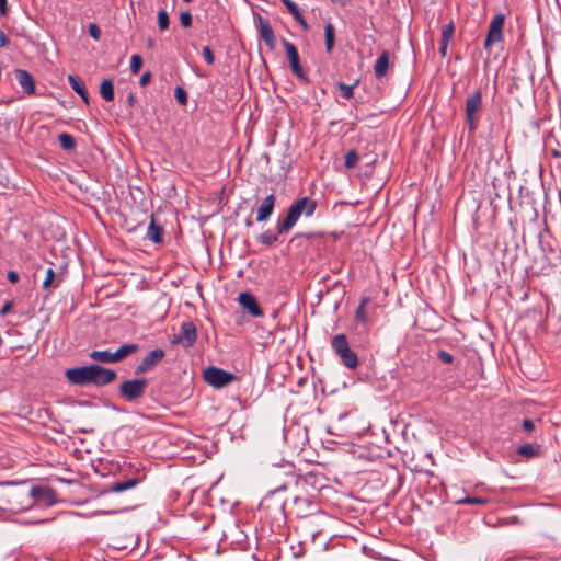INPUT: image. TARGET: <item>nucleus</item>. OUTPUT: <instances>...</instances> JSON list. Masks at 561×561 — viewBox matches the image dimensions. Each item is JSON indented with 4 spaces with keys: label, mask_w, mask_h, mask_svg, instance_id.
Wrapping results in <instances>:
<instances>
[{
    "label": "nucleus",
    "mask_w": 561,
    "mask_h": 561,
    "mask_svg": "<svg viewBox=\"0 0 561 561\" xmlns=\"http://www.w3.org/2000/svg\"><path fill=\"white\" fill-rule=\"evenodd\" d=\"M324 37H325V50L331 53L335 42V28L332 23L324 25Z\"/></svg>",
    "instance_id": "obj_23"
},
{
    "label": "nucleus",
    "mask_w": 561,
    "mask_h": 561,
    "mask_svg": "<svg viewBox=\"0 0 561 561\" xmlns=\"http://www.w3.org/2000/svg\"><path fill=\"white\" fill-rule=\"evenodd\" d=\"M184 2H191L192 0H183Z\"/></svg>",
    "instance_id": "obj_59"
},
{
    "label": "nucleus",
    "mask_w": 561,
    "mask_h": 561,
    "mask_svg": "<svg viewBox=\"0 0 561 561\" xmlns=\"http://www.w3.org/2000/svg\"><path fill=\"white\" fill-rule=\"evenodd\" d=\"M490 502L489 497L484 496H466L461 500H458V504H469V505H485Z\"/></svg>",
    "instance_id": "obj_30"
},
{
    "label": "nucleus",
    "mask_w": 561,
    "mask_h": 561,
    "mask_svg": "<svg viewBox=\"0 0 561 561\" xmlns=\"http://www.w3.org/2000/svg\"><path fill=\"white\" fill-rule=\"evenodd\" d=\"M283 2V4L287 8V10L293 13L294 11H296L298 9V5L291 1V0H280Z\"/></svg>",
    "instance_id": "obj_41"
},
{
    "label": "nucleus",
    "mask_w": 561,
    "mask_h": 561,
    "mask_svg": "<svg viewBox=\"0 0 561 561\" xmlns=\"http://www.w3.org/2000/svg\"><path fill=\"white\" fill-rule=\"evenodd\" d=\"M14 78L20 84L23 92L27 95H32L35 93V80L33 76L24 69H15L13 71Z\"/></svg>",
    "instance_id": "obj_10"
},
{
    "label": "nucleus",
    "mask_w": 561,
    "mask_h": 561,
    "mask_svg": "<svg viewBox=\"0 0 561 561\" xmlns=\"http://www.w3.org/2000/svg\"><path fill=\"white\" fill-rule=\"evenodd\" d=\"M100 94L105 101L114 100V84L110 79H105L102 81L100 87Z\"/></svg>",
    "instance_id": "obj_24"
},
{
    "label": "nucleus",
    "mask_w": 561,
    "mask_h": 561,
    "mask_svg": "<svg viewBox=\"0 0 561 561\" xmlns=\"http://www.w3.org/2000/svg\"><path fill=\"white\" fill-rule=\"evenodd\" d=\"M245 225H247L248 227H250V226H252V221H251L250 219H247Z\"/></svg>",
    "instance_id": "obj_58"
},
{
    "label": "nucleus",
    "mask_w": 561,
    "mask_h": 561,
    "mask_svg": "<svg viewBox=\"0 0 561 561\" xmlns=\"http://www.w3.org/2000/svg\"><path fill=\"white\" fill-rule=\"evenodd\" d=\"M9 44V38L3 31H0V47H5Z\"/></svg>",
    "instance_id": "obj_46"
},
{
    "label": "nucleus",
    "mask_w": 561,
    "mask_h": 561,
    "mask_svg": "<svg viewBox=\"0 0 561 561\" xmlns=\"http://www.w3.org/2000/svg\"><path fill=\"white\" fill-rule=\"evenodd\" d=\"M358 81L356 80L353 84H346L344 82H337L336 88L340 90L341 95L344 99H351L354 94V88L357 85Z\"/></svg>",
    "instance_id": "obj_29"
},
{
    "label": "nucleus",
    "mask_w": 561,
    "mask_h": 561,
    "mask_svg": "<svg viewBox=\"0 0 561 561\" xmlns=\"http://www.w3.org/2000/svg\"><path fill=\"white\" fill-rule=\"evenodd\" d=\"M42 492H43V490L41 486H33L30 490V495H31V497L36 499L37 496H39V494H42Z\"/></svg>",
    "instance_id": "obj_45"
},
{
    "label": "nucleus",
    "mask_w": 561,
    "mask_h": 561,
    "mask_svg": "<svg viewBox=\"0 0 561 561\" xmlns=\"http://www.w3.org/2000/svg\"><path fill=\"white\" fill-rule=\"evenodd\" d=\"M286 489H287L286 483H283L279 486H276L272 492L274 493V492H278V491H284Z\"/></svg>",
    "instance_id": "obj_52"
},
{
    "label": "nucleus",
    "mask_w": 561,
    "mask_h": 561,
    "mask_svg": "<svg viewBox=\"0 0 561 561\" xmlns=\"http://www.w3.org/2000/svg\"><path fill=\"white\" fill-rule=\"evenodd\" d=\"M139 483L138 479H128L123 482H115L110 486L111 492L119 493L136 486Z\"/></svg>",
    "instance_id": "obj_25"
},
{
    "label": "nucleus",
    "mask_w": 561,
    "mask_h": 561,
    "mask_svg": "<svg viewBox=\"0 0 561 561\" xmlns=\"http://www.w3.org/2000/svg\"><path fill=\"white\" fill-rule=\"evenodd\" d=\"M174 95H175L176 101L181 105H185L187 103V93H186V91L183 88L176 87Z\"/></svg>",
    "instance_id": "obj_35"
},
{
    "label": "nucleus",
    "mask_w": 561,
    "mask_h": 561,
    "mask_svg": "<svg viewBox=\"0 0 561 561\" xmlns=\"http://www.w3.org/2000/svg\"><path fill=\"white\" fill-rule=\"evenodd\" d=\"M89 357L94 360V362H98V363H104V364H107V363H117L116 360V357L114 355L113 352H111L110 350H105V351H92L90 354H89Z\"/></svg>",
    "instance_id": "obj_18"
},
{
    "label": "nucleus",
    "mask_w": 561,
    "mask_h": 561,
    "mask_svg": "<svg viewBox=\"0 0 561 561\" xmlns=\"http://www.w3.org/2000/svg\"><path fill=\"white\" fill-rule=\"evenodd\" d=\"M127 100H128L129 105H134V103H135V101H136L135 95H134L133 93H130V94L128 95V99H127Z\"/></svg>",
    "instance_id": "obj_54"
},
{
    "label": "nucleus",
    "mask_w": 561,
    "mask_h": 561,
    "mask_svg": "<svg viewBox=\"0 0 561 561\" xmlns=\"http://www.w3.org/2000/svg\"><path fill=\"white\" fill-rule=\"evenodd\" d=\"M238 301L243 307V309L248 310L249 313L253 317L259 318L263 316V310L252 294L248 291L241 293L238 297Z\"/></svg>",
    "instance_id": "obj_11"
},
{
    "label": "nucleus",
    "mask_w": 561,
    "mask_h": 561,
    "mask_svg": "<svg viewBox=\"0 0 561 561\" xmlns=\"http://www.w3.org/2000/svg\"><path fill=\"white\" fill-rule=\"evenodd\" d=\"M116 377H117V374L115 370L98 365L96 373H95L94 386L104 387L106 385L112 383L116 379Z\"/></svg>",
    "instance_id": "obj_13"
},
{
    "label": "nucleus",
    "mask_w": 561,
    "mask_h": 561,
    "mask_svg": "<svg viewBox=\"0 0 561 561\" xmlns=\"http://www.w3.org/2000/svg\"><path fill=\"white\" fill-rule=\"evenodd\" d=\"M304 234L302 233H297L293 239H291V242H294L296 239L302 237Z\"/></svg>",
    "instance_id": "obj_56"
},
{
    "label": "nucleus",
    "mask_w": 561,
    "mask_h": 561,
    "mask_svg": "<svg viewBox=\"0 0 561 561\" xmlns=\"http://www.w3.org/2000/svg\"><path fill=\"white\" fill-rule=\"evenodd\" d=\"M234 378L233 374L213 366L204 371L205 381L216 388H222L229 385Z\"/></svg>",
    "instance_id": "obj_6"
},
{
    "label": "nucleus",
    "mask_w": 561,
    "mask_h": 561,
    "mask_svg": "<svg viewBox=\"0 0 561 561\" xmlns=\"http://www.w3.org/2000/svg\"><path fill=\"white\" fill-rule=\"evenodd\" d=\"M341 362L343 365L350 369H354L357 367L358 358L355 352H353L351 348L346 350L342 354L339 355Z\"/></svg>",
    "instance_id": "obj_21"
},
{
    "label": "nucleus",
    "mask_w": 561,
    "mask_h": 561,
    "mask_svg": "<svg viewBox=\"0 0 561 561\" xmlns=\"http://www.w3.org/2000/svg\"><path fill=\"white\" fill-rule=\"evenodd\" d=\"M151 80V73L149 71L142 73V76L140 77V80H139V84L141 87H145L149 83V81Z\"/></svg>",
    "instance_id": "obj_43"
},
{
    "label": "nucleus",
    "mask_w": 561,
    "mask_h": 561,
    "mask_svg": "<svg viewBox=\"0 0 561 561\" xmlns=\"http://www.w3.org/2000/svg\"><path fill=\"white\" fill-rule=\"evenodd\" d=\"M370 299L368 297H364L355 311V320L359 323L366 324L368 322V314L366 312V307L369 304Z\"/></svg>",
    "instance_id": "obj_22"
},
{
    "label": "nucleus",
    "mask_w": 561,
    "mask_h": 561,
    "mask_svg": "<svg viewBox=\"0 0 561 561\" xmlns=\"http://www.w3.org/2000/svg\"><path fill=\"white\" fill-rule=\"evenodd\" d=\"M389 65H390V53L388 50L383 49L374 65L375 77L377 79L383 78L388 72Z\"/></svg>",
    "instance_id": "obj_15"
},
{
    "label": "nucleus",
    "mask_w": 561,
    "mask_h": 561,
    "mask_svg": "<svg viewBox=\"0 0 561 561\" xmlns=\"http://www.w3.org/2000/svg\"><path fill=\"white\" fill-rule=\"evenodd\" d=\"M12 308V302L11 301H7L3 306H2V309H1V314L4 316L7 314Z\"/></svg>",
    "instance_id": "obj_50"
},
{
    "label": "nucleus",
    "mask_w": 561,
    "mask_h": 561,
    "mask_svg": "<svg viewBox=\"0 0 561 561\" xmlns=\"http://www.w3.org/2000/svg\"><path fill=\"white\" fill-rule=\"evenodd\" d=\"M98 365L73 367L66 370L65 375L69 382L77 386L94 385Z\"/></svg>",
    "instance_id": "obj_4"
},
{
    "label": "nucleus",
    "mask_w": 561,
    "mask_h": 561,
    "mask_svg": "<svg viewBox=\"0 0 561 561\" xmlns=\"http://www.w3.org/2000/svg\"><path fill=\"white\" fill-rule=\"evenodd\" d=\"M55 276H56V274H55L54 270L53 268H48L47 272H46V277H45L44 282H43V288L44 289H48V288L53 287V282L55 279Z\"/></svg>",
    "instance_id": "obj_36"
},
{
    "label": "nucleus",
    "mask_w": 561,
    "mask_h": 561,
    "mask_svg": "<svg viewBox=\"0 0 561 561\" xmlns=\"http://www.w3.org/2000/svg\"><path fill=\"white\" fill-rule=\"evenodd\" d=\"M317 208V202L306 196L294 202L287 211L286 217L282 222L277 224V232L278 234L287 233L298 221L301 215H306L310 217L313 215Z\"/></svg>",
    "instance_id": "obj_1"
},
{
    "label": "nucleus",
    "mask_w": 561,
    "mask_h": 561,
    "mask_svg": "<svg viewBox=\"0 0 561 561\" xmlns=\"http://www.w3.org/2000/svg\"><path fill=\"white\" fill-rule=\"evenodd\" d=\"M148 46H149V47H152V46H153V39H151V38H149V39H148Z\"/></svg>",
    "instance_id": "obj_57"
},
{
    "label": "nucleus",
    "mask_w": 561,
    "mask_h": 561,
    "mask_svg": "<svg viewBox=\"0 0 561 561\" xmlns=\"http://www.w3.org/2000/svg\"><path fill=\"white\" fill-rule=\"evenodd\" d=\"M448 45H449L448 42L439 41V49L438 50H439V54L442 57L447 56Z\"/></svg>",
    "instance_id": "obj_42"
},
{
    "label": "nucleus",
    "mask_w": 561,
    "mask_h": 561,
    "mask_svg": "<svg viewBox=\"0 0 561 561\" xmlns=\"http://www.w3.org/2000/svg\"><path fill=\"white\" fill-rule=\"evenodd\" d=\"M278 232L273 233L271 230H266L257 237V240L265 245H273L278 241Z\"/></svg>",
    "instance_id": "obj_28"
},
{
    "label": "nucleus",
    "mask_w": 561,
    "mask_h": 561,
    "mask_svg": "<svg viewBox=\"0 0 561 561\" xmlns=\"http://www.w3.org/2000/svg\"><path fill=\"white\" fill-rule=\"evenodd\" d=\"M58 140H59L60 147L64 150H67V151L75 150V148H76V140H75L73 136H71L70 134L61 133L58 136Z\"/></svg>",
    "instance_id": "obj_27"
},
{
    "label": "nucleus",
    "mask_w": 561,
    "mask_h": 561,
    "mask_svg": "<svg viewBox=\"0 0 561 561\" xmlns=\"http://www.w3.org/2000/svg\"><path fill=\"white\" fill-rule=\"evenodd\" d=\"M8 279L11 283H16L19 280V274L15 271H9L8 272Z\"/></svg>",
    "instance_id": "obj_47"
},
{
    "label": "nucleus",
    "mask_w": 561,
    "mask_h": 561,
    "mask_svg": "<svg viewBox=\"0 0 561 561\" xmlns=\"http://www.w3.org/2000/svg\"><path fill=\"white\" fill-rule=\"evenodd\" d=\"M482 108V93L480 90L468 95L465 104L466 124L470 133H474L479 125V116Z\"/></svg>",
    "instance_id": "obj_3"
},
{
    "label": "nucleus",
    "mask_w": 561,
    "mask_h": 561,
    "mask_svg": "<svg viewBox=\"0 0 561 561\" xmlns=\"http://www.w3.org/2000/svg\"><path fill=\"white\" fill-rule=\"evenodd\" d=\"M256 28L259 32L260 38L265 43V45L271 49H275L276 47V36L274 31L267 19L262 15H257L255 19Z\"/></svg>",
    "instance_id": "obj_8"
},
{
    "label": "nucleus",
    "mask_w": 561,
    "mask_h": 561,
    "mask_svg": "<svg viewBox=\"0 0 561 561\" xmlns=\"http://www.w3.org/2000/svg\"><path fill=\"white\" fill-rule=\"evenodd\" d=\"M283 46H284V48L286 50L287 58H288L291 71L298 78L307 79L306 72H305L304 68L301 67V65H300L299 54H298V50H297L296 46L293 43H290V42H288L286 39H283Z\"/></svg>",
    "instance_id": "obj_9"
},
{
    "label": "nucleus",
    "mask_w": 561,
    "mask_h": 561,
    "mask_svg": "<svg viewBox=\"0 0 561 561\" xmlns=\"http://www.w3.org/2000/svg\"><path fill=\"white\" fill-rule=\"evenodd\" d=\"M8 10L9 9H8L7 0H0V14L7 15Z\"/></svg>",
    "instance_id": "obj_48"
},
{
    "label": "nucleus",
    "mask_w": 561,
    "mask_h": 561,
    "mask_svg": "<svg viewBox=\"0 0 561 561\" xmlns=\"http://www.w3.org/2000/svg\"><path fill=\"white\" fill-rule=\"evenodd\" d=\"M146 237L154 243H161L163 240V228L156 224L153 215H151Z\"/></svg>",
    "instance_id": "obj_16"
},
{
    "label": "nucleus",
    "mask_w": 561,
    "mask_h": 561,
    "mask_svg": "<svg viewBox=\"0 0 561 561\" xmlns=\"http://www.w3.org/2000/svg\"><path fill=\"white\" fill-rule=\"evenodd\" d=\"M504 24L505 15L503 13L493 16L483 43L484 49H490L492 45L501 43L504 39Z\"/></svg>",
    "instance_id": "obj_5"
},
{
    "label": "nucleus",
    "mask_w": 561,
    "mask_h": 561,
    "mask_svg": "<svg viewBox=\"0 0 561 561\" xmlns=\"http://www.w3.org/2000/svg\"><path fill=\"white\" fill-rule=\"evenodd\" d=\"M331 346L336 355L342 354L350 348L347 339L344 334H336L331 340Z\"/></svg>",
    "instance_id": "obj_20"
},
{
    "label": "nucleus",
    "mask_w": 561,
    "mask_h": 561,
    "mask_svg": "<svg viewBox=\"0 0 561 561\" xmlns=\"http://www.w3.org/2000/svg\"><path fill=\"white\" fill-rule=\"evenodd\" d=\"M180 333L184 340V346L191 347L197 340L196 325L192 321L183 322L180 328Z\"/></svg>",
    "instance_id": "obj_14"
},
{
    "label": "nucleus",
    "mask_w": 561,
    "mask_h": 561,
    "mask_svg": "<svg viewBox=\"0 0 561 561\" xmlns=\"http://www.w3.org/2000/svg\"><path fill=\"white\" fill-rule=\"evenodd\" d=\"M437 358L445 364H453L454 362V356L444 350L437 352Z\"/></svg>",
    "instance_id": "obj_37"
},
{
    "label": "nucleus",
    "mask_w": 561,
    "mask_h": 561,
    "mask_svg": "<svg viewBox=\"0 0 561 561\" xmlns=\"http://www.w3.org/2000/svg\"><path fill=\"white\" fill-rule=\"evenodd\" d=\"M68 81L70 87L75 92H77L81 99L88 104L89 103V94L87 92L84 83L76 76L69 75Z\"/></svg>",
    "instance_id": "obj_17"
},
{
    "label": "nucleus",
    "mask_w": 561,
    "mask_h": 561,
    "mask_svg": "<svg viewBox=\"0 0 561 561\" xmlns=\"http://www.w3.org/2000/svg\"><path fill=\"white\" fill-rule=\"evenodd\" d=\"M276 197L274 194L266 196L256 209V221L263 222L270 218L275 208Z\"/></svg>",
    "instance_id": "obj_12"
},
{
    "label": "nucleus",
    "mask_w": 561,
    "mask_h": 561,
    "mask_svg": "<svg viewBox=\"0 0 561 561\" xmlns=\"http://www.w3.org/2000/svg\"><path fill=\"white\" fill-rule=\"evenodd\" d=\"M299 25L305 30V31H308L309 26H308V23L306 22L304 15L300 16L299 19L296 20Z\"/></svg>",
    "instance_id": "obj_51"
},
{
    "label": "nucleus",
    "mask_w": 561,
    "mask_h": 561,
    "mask_svg": "<svg viewBox=\"0 0 561 561\" xmlns=\"http://www.w3.org/2000/svg\"><path fill=\"white\" fill-rule=\"evenodd\" d=\"M142 66V58L139 55H133L130 58V71L136 75Z\"/></svg>",
    "instance_id": "obj_34"
},
{
    "label": "nucleus",
    "mask_w": 561,
    "mask_h": 561,
    "mask_svg": "<svg viewBox=\"0 0 561 561\" xmlns=\"http://www.w3.org/2000/svg\"><path fill=\"white\" fill-rule=\"evenodd\" d=\"M517 454L526 458H534L539 455V446L533 444H524L517 448Z\"/></svg>",
    "instance_id": "obj_26"
},
{
    "label": "nucleus",
    "mask_w": 561,
    "mask_h": 561,
    "mask_svg": "<svg viewBox=\"0 0 561 561\" xmlns=\"http://www.w3.org/2000/svg\"><path fill=\"white\" fill-rule=\"evenodd\" d=\"M290 14L294 16V19H295V20H297V19H299L300 16H302V14H301V12H300L299 8H298L296 11H294L293 13H290Z\"/></svg>",
    "instance_id": "obj_53"
},
{
    "label": "nucleus",
    "mask_w": 561,
    "mask_h": 561,
    "mask_svg": "<svg viewBox=\"0 0 561 561\" xmlns=\"http://www.w3.org/2000/svg\"><path fill=\"white\" fill-rule=\"evenodd\" d=\"M139 350V345L136 344V343H128V344H123L122 346H119L114 353L115 357H116V360L117 362H121L123 360L124 358H126L127 356L134 354L135 352H137Z\"/></svg>",
    "instance_id": "obj_19"
},
{
    "label": "nucleus",
    "mask_w": 561,
    "mask_h": 561,
    "mask_svg": "<svg viewBox=\"0 0 561 561\" xmlns=\"http://www.w3.org/2000/svg\"><path fill=\"white\" fill-rule=\"evenodd\" d=\"M455 33V24L454 21H450L448 24H445L442 27L440 41L450 42Z\"/></svg>",
    "instance_id": "obj_32"
},
{
    "label": "nucleus",
    "mask_w": 561,
    "mask_h": 561,
    "mask_svg": "<svg viewBox=\"0 0 561 561\" xmlns=\"http://www.w3.org/2000/svg\"><path fill=\"white\" fill-rule=\"evenodd\" d=\"M359 161V156L356 150L352 149L344 156V165L346 169L354 168Z\"/></svg>",
    "instance_id": "obj_31"
},
{
    "label": "nucleus",
    "mask_w": 561,
    "mask_h": 561,
    "mask_svg": "<svg viewBox=\"0 0 561 561\" xmlns=\"http://www.w3.org/2000/svg\"><path fill=\"white\" fill-rule=\"evenodd\" d=\"M180 23L183 27H190L192 25V14L187 11L180 14Z\"/></svg>",
    "instance_id": "obj_38"
},
{
    "label": "nucleus",
    "mask_w": 561,
    "mask_h": 561,
    "mask_svg": "<svg viewBox=\"0 0 561 561\" xmlns=\"http://www.w3.org/2000/svg\"><path fill=\"white\" fill-rule=\"evenodd\" d=\"M203 57L208 65H213L215 61L213 50L210 49L209 46H205L203 48Z\"/></svg>",
    "instance_id": "obj_39"
},
{
    "label": "nucleus",
    "mask_w": 561,
    "mask_h": 561,
    "mask_svg": "<svg viewBox=\"0 0 561 561\" xmlns=\"http://www.w3.org/2000/svg\"><path fill=\"white\" fill-rule=\"evenodd\" d=\"M164 356L165 353L162 348H154L150 351L137 365L135 374L139 376L152 370L164 358Z\"/></svg>",
    "instance_id": "obj_7"
},
{
    "label": "nucleus",
    "mask_w": 561,
    "mask_h": 561,
    "mask_svg": "<svg viewBox=\"0 0 561 561\" xmlns=\"http://www.w3.org/2000/svg\"><path fill=\"white\" fill-rule=\"evenodd\" d=\"M147 387L146 378L128 379L119 385L118 396L126 402H135L145 396Z\"/></svg>",
    "instance_id": "obj_2"
},
{
    "label": "nucleus",
    "mask_w": 561,
    "mask_h": 561,
    "mask_svg": "<svg viewBox=\"0 0 561 561\" xmlns=\"http://www.w3.org/2000/svg\"><path fill=\"white\" fill-rule=\"evenodd\" d=\"M171 343H172V344H179V343H182V344L184 345V340H183V337H182L181 333H179V334H174V335H173V337H172V340H171Z\"/></svg>",
    "instance_id": "obj_49"
},
{
    "label": "nucleus",
    "mask_w": 561,
    "mask_h": 561,
    "mask_svg": "<svg viewBox=\"0 0 561 561\" xmlns=\"http://www.w3.org/2000/svg\"><path fill=\"white\" fill-rule=\"evenodd\" d=\"M523 428L526 431V432H531L534 431L535 428V424L534 422L530 420V419H525L523 421Z\"/></svg>",
    "instance_id": "obj_44"
},
{
    "label": "nucleus",
    "mask_w": 561,
    "mask_h": 561,
    "mask_svg": "<svg viewBox=\"0 0 561 561\" xmlns=\"http://www.w3.org/2000/svg\"><path fill=\"white\" fill-rule=\"evenodd\" d=\"M170 19L169 14L165 10H160L158 12V25L161 31H164L169 27Z\"/></svg>",
    "instance_id": "obj_33"
},
{
    "label": "nucleus",
    "mask_w": 561,
    "mask_h": 561,
    "mask_svg": "<svg viewBox=\"0 0 561 561\" xmlns=\"http://www.w3.org/2000/svg\"><path fill=\"white\" fill-rule=\"evenodd\" d=\"M331 2L339 3L342 7H344L346 4V0H331Z\"/></svg>",
    "instance_id": "obj_55"
},
{
    "label": "nucleus",
    "mask_w": 561,
    "mask_h": 561,
    "mask_svg": "<svg viewBox=\"0 0 561 561\" xmlns=\"http://www.w3.org/2000/svg\"><path fill=\"white\" fill-rule=\"evenodd\" d=\"M89 35L94 38L99 39L101 36V30L96 24H90L89 25Z\"/></svg>",
    "instance_id": "obj_40"
}]
</instances>
